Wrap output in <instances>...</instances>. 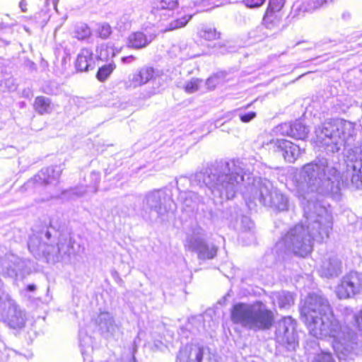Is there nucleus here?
I'll use <instances>...</instances> for the list:
<instances>
[{
  "mask_svg": "<svg viewBox=\"0 0 362 362\" xmlns=\"http://www.w3.org/2000/svg\"><path fill=\"white\" fill-rule=\"evenodd\" d=\"M192 18V15L187 14L177 16L175 19L172 20L168 25H166L162 30L163 32H168L182 28L188 23Z\"/></svg>",
  "mask_w": 362,
  "mask_h": 362,
  "instance_id": "23",
  "label": "nucleus"
},
{
  "mask_svg": "<svg viewBox=\"0 0 362 362\" xmlns=\"http://www.w3.org/2000/svg\"><path fill=\"white\" fill-rule=\"evenodd\" d=\"M262 146L274 151H281L284 159L289 163H293L301 154L300 147L286 139H274L269 136L262 141Z\"/></svg>",
  "mask_w": 362,
  "mask_h": 362,
  "instance_id": "10",
  "label": "nucleus"
},
{
  "mask_svg": "<svg viewBox=\"0 0 362 362\" xmlns=\"http://www.w3.org/2000/svg\"><path fill=\"white\" fill-rule=\"evenodd\" d=\"M266 0H243V4L250 8H259L263 5Z\"/></svg>",
  "mask_w": 362,
  "mask_h": 362,
  "instance_id": "37",
  "label": "nucleus"
},
{
  "mask_svg": "<svg viewBox=\"0 0 362 362\" xmlns=\"http://www.w3.org/2000/svg\"><path fill=\"white\" fill-rule=\"evenodd\" d=\"M362 291V274L351 272L341 280L336 288L339 298L346 299L354 297Z\"/></svg>",
  "mask_w": 362,
  "mask_h": 362,
  "instance_id": "11",
  "label": "nucleus"
},
{
  "mask_svg": "<svg viewBox=\"0 0 362 362\" xmlns=\"http://www.w3.org/2000/svg\"><path fill=\"white\" fill-rule=\"evenodd\" d=\"M87 189L86 187L84 186L78 187L74 189H71L70 191V194L76 197H83L86 194Z\"/></svg>",
  "mask_w": 362,
  "mask_h": 362,
  "instance_id": "38",
  "label": "nucleus"
},
{
  "mask_svg": "<svg viewBox=\"0 0 362 362\" xmlns=\"http://www.w3.org/2000/svg\"><path fill=\"white\" fill-rule=\"evenodd\" d=\"M199 36L207 41H214L221 37V33L211 26H204L199 32Z\"/></svg>",
  "mask_w": 362,
  "mask_h": 362,
  "instance_id": "29",
  "label": "nucleus"
},
{
  "mask_svg": "<svg viewBox=\"0 0 362 362\" xmlns=\"http://www.w3.org/2000/svg\"><path fill=\"white\" fill-rule=\"evenodd\" d=\"M208 179L211 182L204 180V182L214 195H218L221 197H225L227 199H230L234 197L237 185L243 180V176L235 173V174L230 175L221 174L218 177H216L215 175H209Z\"/></svg>",
  "mask_w": 362,
  "mask_h": 362,
  "instance_id": "6",
  "label": "nucleus"
},
{
  "mask_svg": "<svg viewBox=\"0 0 362 362\" xmlns=\"http://www.w3.org/2000/svg\"><path fill=\"white\" fill-rule=\"evenodd\" d=\"M259 201L264 205L276 211H285L288 209V199L276 188H273L268 182L259 188Z\"/></svg>",
  "mask_w": 362,
  "mask_h": 362,
  "instance_id": "9",
  "label": "nucleus"
},
{
  "mask_svg": "<svg viewBox=\"0 0 362 362\" xmlns=\"http://www.w3.org/2000/svg\"><path fill=\"white\" fill-rule=\"evenodd\" d=\"M179 357H180V358H182V352H180V355H179Z\"/></svg>",
  "mask_w": 362,
  "mask_h": 362,
  "instance_id": "50",
  "label": "nucleus"
},
{
  "mask_svg": "<svg viewBox=\"0 0 362 362\" xmlns=\"http://www.w3.org/2000/svg\"><path fill=\"white\" fill-rule=\"evenodd\" d=\"M76 67L79 71H87L94 68L93 52L88 49H82L77 56Z\"/></svg>",
  "mask_w": 362,
  "mask_h": 362,
  "instance_id": "18",
  "label": "nucleus"
},
{
  "mask_svg": "<svg viewBox=\"0 0 362 362\" xmlns=\"http://www.w3.org/2000/svg\"><path fill=\"white\" fill-rule=\"evenodd\" d=\"M354 326L362 331V309L354 315Z\"/></svg>",
  "mask_w": 362,
  "mask_h": 362,
  "instance_id": "40",
  "label": "nucleus"
},
{
  "mask_svg": "<svg viewBox=\"0 0 362 362\" xmlns=\"http://www.w3.org/2000/svg\"><path fill=\"white\" fill-rule=\"evenodd\" d=\"M305 214V222L291 228L277 244L279 248L284 246L286 250L300 257L310 253L313 240L322 242L327 239L332 229L330 216L320 204L309 202Z\"/></svg>",
  "mask_w": 362,
  "mask_h": 362,
  "instance_id": "2",
  "label": "nucleus"
},
{
  "mask_svg": "<svg viewBox=\"0 0 362 362\" xmlns=\"http://www.w3.org/2000/svg\"><path fill=\"white\" fill-rule=\"evenodd\" d=\"M344 182L337 169L329 165L326 159H322L303 167L295 177L294 190L296 196L305 199L310 192L321 188L333 191L334 188L339 189Z\"/></svg>",
  "mask_w": 362,
  "mask_h": 362,
  "instance_id": "3",
  "label": "nucleus"
},
{
  "mask_svg": "<svg viewBox=\"0 0 362 362\" xmlns=\"http://www.w3.org/2000/svg\"><path fill=\"white\" fill-rule=\"evenodd\" d=\"M185 247L189 250L195 251L201 259H212L217 253L216 246L205 243L204 230L201 228L194 229L187 235Z\"/></svg>",
  "mask_w": 362,
  "mask_h": 362,
  "instance_id": "8",
  "label": "nucleus"
},
{
  "mask_svg": "<svg viewBox=\"0 0 362 362\" xmlns=\"http://www.w3.org/2000/svg\"><path fill=\"white\" fill-rule=\"evenodd\" d=\"M8 320L10 327L12 328H21L25 323V314L18 307L13 306L9 310Z\"/></svg>",
  "mask_w": 362,
  "mask_h": 362,
  "instance_id": "20",
  "label": "nucleus"
},
{
  "mask_svg": "<svg viewBox=\"0 0 362 362\" xmlns=\"http://www.w3.org/2000/svg\"><path fill=\"white\" fill-rule=\"evenodd\" d=\"M116 66L113 63L105 64L99 69L97 73V78L100 81H105L115 69Z\"/></svg>",
  "mask_w": 362,
  "mask_h": 362,
  "instance_id": "31",
  "label": "nucleus"
},
{
  "mask_svg": "<svg viewBox=\"0 0 362 362\" xmlns=\"http://www.w3.org/2000/svg\"><path fill=\"white\" fill-rule=\"evenodd\" d=\"M98 58L102 61H107L112 58L118 50L115 51L113 45L110 43L103 44L97 48Z\"/></svg>",
  "mask_w": 362,
  "mask_h": 362,
  "instance_id": "25",
  "label": "nucleus"
},
{
  "mask_svg": "<svg viewBox=\"0 0 362 362\" xmlns=\"http://www.w3.org/2000/svg\"><path fill=\"white\" fill-rule=\"evenodd\" d=\"M202 82V81L201 79L192 78L185 83L183 88L187 93H195L199 90Z\"/></svg>",
  "mask_w": 362,
  "mask_h": 362,
  "instance_id": "33",
  "label": "nucleus"
},
{
  "mask_svg": "<svg viewBox=\"0 0 362 362\" xmlns=\"http://www.w3.org/2000/svg\"><path fill=\"white\" fill-rule=\"evenodd\" d=\"M71 246L66 241L60 242L59 243V262L66 261L69 259L71 254Z\"/></svg>",
  "mask_w": 362,
  "mask_h": 362,
  "instance_id": "32",
  "label": "nucleus"
},
{
  "mask_svg": "<svg viewBox=\"0 0 362 362\" xmlns=\"http://www.w3.org/2000/svg\"><path fill=\"white\" fill-rule=\"evenodd\" d=\"M156 37L155 35H146L141 32H136L129 35L127 45L134 49H141L149 45Z\"/></svg>",
  "mask_w": 362,
  "mask_h": 362,
  "instance_id": "16",
  "label": "nucleus"
},
{
  "mask_svg": "<svg viewBox=\"0 0 362 362\" xmlns=\"http://www.w3.org/2000/svg\"><path fill=\"white\" fill-rule=\"evenodd\" d=\"M41 250L47 259V262L55 263L59 262V243L57 245H42Z\"/></svg>",
  "mask_w": 362,
  "mask_h": 362,
  "instance_id": "27",
  "label": "nucleus"
},
{
  "mask_svg": "<svg viewBox=\"0 0 362 362\" xmlns=\"http://www.w3.org/2000/svg\"><path fill=\"white\" fill-rule=\"evenodd\" d=\"M328 0H310L309 2L310 7L308 8L309 11H313L317 9L325 4H327Z\"/></svg>",
  "mask_w": 362,
  "mask_h": 362,
  "instance_id": "39",
  "label": "nucleus"
},
{
  "mask_svg": "<svg viewBox=\"0 0 362 362\" xmlns=\"http://www.w3.org/2000/svg\"><path fill=\"white\" fill-rule=\"evenodd\" d=\"M348 158L350 161L354 162L352 165L354 171L358 173L357 176L362 180V147H354L349 152Z\"/></svg>",
  "mask_w": 362,
  "mask_h": 362,
  "instance_id": "21",
  "label": "nucleus"
},
{
  "mask_svg": "<svg viewBox=\"0 0 362 362\" xmlns=\"http://www.w3.org/2000/svg\"><path fill=\"white\" fill-rule=\"evenodd\" d=\"M178 6L176 0H157L154 3V8L157 10H173Z\"/></svg>",
  "mask_w": 362,
  "mask_h": 362,
  "instance_id": "30",
  "label": "nucleus"
},
{
  "mask_svg": "<svg viewBox=\"0 0 362 362\" xmlns=\"http://www.w3.org/2000/svg\"><path fill=\"white\" fill-rule=\"evenodd\" d=\"M313 362H334V361L329 352L322 351L315 356Z\"/></svg>",
  "mask_w": 362,
  "mask_h": 362,
  "instance_id": "35",
  "label": "nucleus"
},
{
  "mask_svg": "<svg viewBox=\"0 0 362 362\" xmlns=\"http://www.w3.org/2000/svg\"><path fill=\"white\" fill-rule=\"evenodd\" d=\"M27 2L25 0H22L20 4H19V6H20V8L22 10V11L23 12H25L27 11Z\"/></svg>",
  "mask_w": 362,
  "mask_h": 362,
  "instance_id": "44",
  "label": "nucleus"
},
{
  "mask_svg": "<svg viewBox=\"0 0 362 362\" xmlns=\"http://www.w3.org/2000/svg\"><path fill=\"white\" fill-rule=\"evenodd\" d=\"M281 16L279 13L267 10L263 18V23L269 29H274L280 24Z\"/></svg>",
  "mask_w": 362,
  "mask_h": 362,
  "instance_id": "26",
  "label": "nucleus"
},
{
  "mask_svg": "<svg viewBox=\"0 0 362 362\" xmlns=\"http://www.w3.org/2000/svg\"><path fill=\"white\" fill-rule=\"evenodd\" d=\"M99 35L103 38H107L112 33L111 27L108 24L100 25L98 29Z\"/></svg>",
  "mask_w": 362,
  "mask_h": 362,
  "instance_id": "36",
  "label": "nucleus"
},
{
  "mask_svg": "<svg viewBox=\"0 0 362 362\" xmlns=\"http://www.w3.org/2000/svg\"><path fill=\"white\" fill-rule=\"evenodd\" d=\"M256 117V112H250L246 114H240V119L243 122L247 123L252 120Z\"/></svg>",
  "mask_w": 362,
  "mask_h": 362,
  "instance_id": "41",
  "label": "nucleus"
},
{
  "mask_svg": "<svg viewBox=\"0 0 362 362\" xmlns=\"http://www.w3.org/2000/svg\"><path fill=\"white\" fill-rule=\"evenodd\" d=\"M194 352L197 362H220L218 357L208 349L198 348Z\"/></svg>",
  "mask_w": 362,
  "mask_h": 362,
  "instance_id": "28",
  "label": "nucleus"
},
{
  "mask_svg": "<svg viewBox=\"0 0 362 362\" xmlns=\"http://www.w3.org/2000/svg\"><path fill=\"white\" fill-rule=\"evenodd\" d=\"M301 315L310 334L329 340L340 359L351 352L352 332L335 317L327 299L316 294L309 295Z\"/></svg>",
  "mask_w": 362,
  "mask_h": 362,
  "instance_id": "1",
  "label": "nucleus"
},
{
  "mask_svg": "<svg viewBox=\"0 0 362 362\" xmlns=\"http://www.w3.org/2000/svg\"><path fill=\"white\" fill-rule=\"evenodd\" d=\"M31 244H32V243H31V242H30V243H29V247H31Z\"/></svg>",
  "mask_w": 362,
  "mask_h": 362,
  "instance_id": "51",
  "label": "nucleus"
},
{
  "mask_svg": "<svg viewBox=\"0 0 362 362\" xmlns=\"http://www.w3.org/2000/svg\"><path fill=\"white\" fill-rule=\"evenodd\" d=\"M274 131L283 136H288L298 139H304L307 137L310 129L301 122L296 121L293 124H281L276 127Z\"/></svg>",
  "mask_w": 362,
  "mask_h": 362,
  "instance_id": "13",
  "label": "nucleus"
},
{
  "mask_svg": "<svg viewBox=\"0 0 362 362\" xmlns=\"http://www.w3.org/2000/svg\"><path fill=\"white\" fill-rule=\"evenodd\" d=\"M344 313L346 315H350L353 313V310L351 308H345L344 310Z\"/></svg>",
  "mask_w": 362,
  "mask_h": 362,
  "instance_id": "46",
  "label": "nucleus"
},
{
  "mask_svg": "<svg viewBox=\"0 0 362 362\" xmlns=\"http://www.w3.org/2000/svg\"><path fill=\"white\" fill-rule=\"evenodd\" d=\"M230 319L234 324L255 331L269 329L274 320L272 311L259 301L251 304H235L231 310Z\"/></svg>",
  "mask_w": 362,
  "mask_h": 362,
  "instance_id": "4",
  "label": "nucleus"
},
{
  "mask_svg": "<svg viewBox=\"0 0 362 362\" xmlns=\"http://www.w3.org/2000/svg\"><path fill=\"white\" fill-rule=\"evenodd\" d=\"M135 60V57L133 56H128L122 58V61L124 63H131Z\"/></svg>",
  "mask_w": 362,
  "mask_h": 362,
  "instance_id": "45",
  "label": "nucleus"
},
{
  "mask_svg": "<svg viewBox=\"0 0 362 362\" xmlns=\"http://www.w3.org/2000/svg\"><path fill=\"white\" fill-rule=\"evenodd\" d=\"M341 269L340 261L336 257H332L322 262L320 272L325 277H333L338 276L341 273Z\"/></svg>",
  "mask_w": 362,
  "mask_h": 362,
  "instance_id": "17",
  "label": "nucleus"
},
{
  "mask_svg": "<svg viewBox=\"0 0 362 362\" xmlns=\"http://www.w3.org/2000/svg\"><path fill=\"white\" fill-rule=\"evenodd\" d=\"M274 303H277L280 308L289 307L294 303L292 293L286 291L275 293L272 296Z\"/></svg>",
  "mask_w": 362,
  "mask_h": 362,
  "instance_id": "22",
  "label": "nucleus"
},
{
  "mask_svg": "<svg viewBox=\"0 0 362 362\" xmlns=\"http://www.w3.org/2000/svg\"><path fill=\"white\" fill-rule=\"evenodd\" d=\"M156 91H153V92L151 93V95H154V94H156Z\"/></svg>",
  "mask_w": 362,
  "mask_h": 362,
  "instance_id": "52",
  "label": "nucleus"
},
{
  "mask_svg": "<svg viewBox=\"0 0 362 362\" xmlns=\"http://www.w3.org/2000/svg\"><path fill=\"white\" fill-rule=\"evenodd\" d=\"M285 0H269V6L267 10L279 13L284 5Z\"/></svg>",
  "mask_w": 362,
  "mask_h": 362,
  "instance_id": "34",
  "label": "nucleus"
},
{
  "mask_svg": "<svg viewBox=\"0 0 362 362\" xmlns=\"http://www.w3.org/2000/svg\"><path fill=\"white\" fill-rule=\"evenodd\" d=\"M61 175V170L59 168H47L41 170V171L35 176V180L45 184H51L57 181Z\"/></svg>",
  "mask_w": 362,
  "mask_h": 362,
  "instance_id": "19",
  "label": "nucleus"
},
{
  "mask_svg": "<svg viewBox=\"0 0 362 362\" xmlns=\"http://www.w3.org/2000/svg\"><path fill=\"white\" fill-rule=\"evenodd\" d=\"M28 288L29 291H33L35 289V286L34 285H29Z\"/></svg>",
  "mask_w": 362,
  "mask_h": 362,
  "instance_id": "48",
  "label": "nucleus"
},
{
  "mask_svg": "<svg viewBox=\"0 0 362 362\" xmlns=\"http://www.w3.org/2000/svg\"><path fill=\"white\" fill-rule=\"evenodd\" d=\"M170 209V201L162 190H154L148 192L143 200V216L153 218V213L160 217L168 212Z\"/></svg>",
  "mask_w": 362,
  "mask_h": 362,
  "instance_id": "7",
  "label": "nucleus"
},
{
  "mask_svg": "<svg viewBox=\"0 0 362 362\" xmlns=\"http://www.w3.org/2000/svg\"><path fill=\"white\" fill-rule=\"evenodd\" d=\"M78 29H81L82 30V34H79L78 33V38L79 39H83V38H86V37L89 36L90 34V29L86 26V25H82L81 27L78 28ZM77 33H78L77 31Z\"/></svg>",
  "mask_w": 362,
  "mask_h": 362,
  "instance_id": "43",
  "label": "nucleus"
},
{
  "mask_svg": "<svg viewBox=\"0 0 362 362\" xmlns=\"http://www.w3.org/2000/svg\"><path fill=\"white\" fill-rule=\"evenodd\" d=\"M293 320L291 317H286L278 322L276 331V339L279 342L288 344L289 348L294 349L297 342Z\"/></svg>",
  "mask_w": 362,
  "mask_h": 362,
  "instance_id": "12",
  "label": "nucleus"
},
{
  "mask_svg": "<svg viewBox=\"0 0 362 362\" xmlns=\"http://www.w3.org/2000/svg\"><path fill=\"white\" fill-rule=\"evenodd\" d=\"M354 133L353 124L342 119L325 122L316 131L317 141L331 152H337L345 146Z\"/></svg>",
  "mask_w": 362,
  "mask_h": 362,
  "instance_id": "5",
  "label": "nucleus"
},
{
  "mask_svg": "<svg viewBox=\"0 0 362 362\" xmlns=\"http://www.w3.org/2000/svg\"><path fill=\"white\" fill-rule=\"evenodd\" d=\"M218 83V78L216 76H211L206 80V84L209 89H214Z\"/></svg>",
  "mask_w": 362,
  "mask_h": 362,
  "instance_id": "42",
  "label": "nucleus"
},
{
  "mask_svg": "<svg viewBox=\"0 0 362 362\" xmlns=\"http://www.w3.org/2000/svg\"><path fill=\"white\" fill-rule=\"evenodd\" d=\"M34 108L40 115L50 113L53 109L51 100L44 96H38L35 98Z\"/></svg>",
  "mask_w": 362,
  "mask_h": 362,
  "instance_id": "24",
  "label": "nucleus"
},
{
  "mask_svg": "<svg viewBox=\"0 0 362 362\" xmlns=\"http://www.w3.org/2000/svg\"><path fill=\"white\" fill-rule=\"evenodd\" d=\"M86 350H83V349H82V350H81V353H82V354H83V355H84V354H85V352H86Z\"/></svg>",
  "mask_w": 362,
  "mask_h": 362,
  "instance_id": "49",
  "label": "nucleus"
},
{
  "mask_svg": "<svg viewBox=\"0 0 362 362\" xmlns=\"http://www.w3.org/2000/svg\"><path fill=\"white\" fill-rule=\"evenodd\" d=\"M99 330L105 337L113 335L119 329L113 316L106 311L100 312L94 319Z\"/></svg>",
  "mask_w": 362,
  "mask_h": 362,
  "instance_id": "14",
  "label": "nucleus"
},
{
  "mask_svg": "<svg viewBox=\"0 0 362 362\" xmlns=\"http://www.w3.org/2000/svg\"><path fill=\"white\" fill-rule=\"evenodd\" d=\"M154 73L152 67L144 66L129 76L126 86L127 88H135L145 85L153 78Z\"/></svg>",
  "mask_w": 362,
  "mask_h": 362,
  "instance_id": "15",
  "label": "nucleus"
},
{
  "mask_svg": "<svg viewBox=\"0 0 362 362\" xmlns=\"http://www.w3.org/2000/svg\"><path fill=\"white\" fill-rule=\"evenodd\" d=\"M58 1L59 0H46L47 2H52L55 8Z\"/></svg>",
  "mask_w": 362,
  "mask_h": 362,
  "instance_id": "47",
  "label": "nucleus"
}]
</instances>
